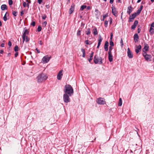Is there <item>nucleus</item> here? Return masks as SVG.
Segmentation results:
<instances>
[{"instance_id": "61", "label": "nucleus", "mask_w": 154, "mask_h": 154, "mask_svg": "<svg viewBox=\"0 0 154 154\" xmlns=\"http://www.w3.org/2000/svg\"><path fill=\"white\" fill-rule=\"evenodd\" d=\"M114 1V0H110L109 3L111 4H112Z\"/></svg>"}, {"instance_id": "13", "label": "nucleus", "mask_w": 154, "mask_h": 154, "mask_svg": "<svg viewBox=\"0 0 154 154\" xmlns=\"http://www.w3.org/2000/svg\"><path fill=\"white\" fill-rule=\"evenodd\" d=\"M136 49H135V51L137 54H138L140 51H141V45H139L138 46H136Z\"/></svg>"}, {"instance_id": "25", "label": "nucleus", "mask_w": 154, "mask_h": 154, "mask_svg": "<svg viewBox=\"0 0 154 154\" xmlns=\"http://www.w3.org/2000/svg\"><path fill=\"white\" fill-rule=\"evenodd\" d=\"M93 33L94 35H96L98 33L97 32V29L96 28H95L94 29Z\"/></svg>"}, {"instance_id": "43", "label": "nucleus", "mask_w": 154, "mask_h": 154, "mask_svg": "<svg viewBox=\"0 0 154 154\" xmlns=\"http://www.w3.org/2000/svg\"><path fill=\"white\" fill-rule=\"evenodd\" d=\"M141 11L140 10V9H138L137 11V12H136L137 13V15H139L140 13L141 12Z\"/></svg>"}, {"instance_id": "9", "label": "nucleus", "mask_w": 154, "mask_h": 154, "mask_svg": "<svg viewBox=\"0 0 154 154\" xmlns=\"http://www.w3.org/2000/svg\"><path fill=\"white\" fill-rule=\"evenodd\" d=\"M75 5L73 3L71 6L70 8L69 9V13L70 14H71L73 12L75 9Z\"/></svg>"}, {"instance_id": "51", "label": "nucleus", "mask_w": 154, "mask_h": 154, "mask_svg": "<svg viewBox=\"0 0 154 154\" xmlns=\"http://www.w3.org/2000/svg\"><path fill=\"white\" fill-rule=\"evenodd\" d=\"M38 43L39 44H40V45H42L43 44V42L41 40L39 41Z\"/></svg>"}, {"instance_id": "20", "label": "nucleus", "mask_w": 154, "mask_h": 154, "mask_svg": "<svg viewBox=\"0 0 154 154\" xmlns=\"http://www.w3.org/2000/svg\"><path fill=\"white\" fill-rule=\"evenodd\" d=\"M1 9L3 10H5L7 9V5H6L4 4L1 5Z\"/></svg>"}, {"instance_id": "63", "label": "nucleus", "mask_w": 154, "mask_h": 154, "mask_svg": "<svg viewBox=\"0 0 154 154\" xmlns=\"http://www.w3.org/2000/svg\"><path fill=\"white\" fill-rule=\"evenodd\" d=\"M4 51L2 50H1L0 51V53L1 54H2L3 53Z\"/></svg>"}, {"instance_id": "2", "label": "nucleus", "mask_w": 154, "mask_h": 154, "mask_svg": "<svg viewBox=\"0 0 154 154\" xmlns=\"http://www.w3.org/2000/svg\"><path fill=\"white\" fill-rule=\"evenodd\" d=\"M48 76L45 74L42 73L39 74L36 77L37 81L38 83H41L45 81Z\"/></svg>"}, {"instance_id": "50", "label": "nucleus", "mask_w": 154, "mask_h": 154, "mask_svg": "<svg viewBox=\"0 0 154 154\" xmlns=\"http://www.w3.org/2000/svg\"><path fill=\"white\" fill-rule=\"evenodd\" d=\"M93 59V57H91L90 56V57L89 59L88 60V61H89L90 62H91V60Z\"/></svg>"}, {"instance_id": "45", "label": "nucleus", "mask_w": 154, "mask_h": 154, "mask_svg": "<svg viewBox=\"0 0 154 154\" xmlns=\"http://www.w3.org/2000/svg\"><path fill=\"white\" fill-rule=\"evenodd\" d=\"M120 42L121 44L122 47L123 45V40H122V38L121 39Z\"/></svg>"}, {"instance_id": "46", "label": "nucleus", "mask_w": 154, "mask_h": 154, "mask_svg": "<svg viewBox=\"0 0 154 154\" xmlns=\"http://www.w3.org/2000/svg\"><path fill=\"white\" fill-rule=\"evenodd\" d=\"M89 41L88 40H87L85 41V43L87 45H89L90 44L89 42Z\"/></svg>"}, {"instance_id": "39", "label": "nucleus", "mask_w": 154, "mask_h": 154, "mask_svg": "<svg viewBox=\"0 0 154 154\" xmlns=\"http://www.w3.org/2000/svg\"><path fill=\"white\" fill-rule=\"evenodd\" d=\"M22 39H23V43H24V41H25L26 36H24V35H22Z\"/></svg>"}, {"instance_id": "24", "label": "nucleus", "mask_w": 154, "mask_h": 154, "mask_svg": "<svg viewBox=\"0 0 154 154\" xmlns=\"http://www.w3.org/2000/svg\"><path fill=\"white\" fill-rule=\"evenodd\" d=\"M85 33L87 35H89L91 33L90 29V28H88L87 29V30L85 31Z\"/></svg>"}, {"instance_id": "28", "label": "nucleus", "mask_w": 154, "mask_h": 154, "mask_svg": "<svg viewBox=\"0 0 154 154\" xmlns=\"http://www.w3.org/2000/svg\"><path fill=\"white\" fill-rule=\"evenodd\" d=\"M8 13L6 12L3 17V20L5 21H6L7 20V15Z\"/></svg>"}, {"instance_id": "53", "label": "nucleus", "mask_w": 154, "mask_h": 154, "mask_svg": "<svg viewBox=\"0 0 154 154\" xmlns=\"http://www.w3.org/2000/svg\"><path fill=\"white\" fill-rule=\"evenodd\" d=\"M18 55V52H16L15 54V57H17V56Z\"/></svg>"}, {"instance_id": "32", "label": "nucleus", "mask_w": 154, "mask_h": 154, "mask_svg": "<svg viewBox=\"0 0 154 154\" xmlns=\"http://www.w3.org/2000/svg\"><path fill=\"white\" fill-rule=\"evenodd\" d=\"M30 39L27 36H26L25 42H28L29 41Z\"/></svg>"}, {"instance_id": "21", "label": "nucleus", "mask_w": 154, "mask_h": 154, "mask_svg": "<svg viewBox=\"0 0 154 154\" xmlns=\"http://www.w3.org/2000/svg\"><path fill=\"white\" fill-rule=\"evenodd\" d=\"M144 57L146 60L148 61L150 59L151 56L150 55L147 54L146 56H145Z\"/></svg>"}, {"instance_id": "3", "label": "nucleus", "mask_w": 154, "mask_h": 154, "mask_svg": "<svg viewBox=\"0 0 154 154\" xmlns=\"http://www.w3.org/2000/svg\"><path fill=\"white\" fill-rule=\"evenodd\" d=\"M102 59L101 57L98 58L97 55H96L94 57V61L95 64H97L98 63L99 64H101L102 63Z\"/></svg>"}, {"instance_id": "37", "label": "nucleus", "mask_w": 154, "mask_h": 154, "mask_svg": "<svg viewBox=\"0 0 154 154\" xmlns=\"http://www.w3.org/2000/svg\"><path fill=\"white\" fill-rule=\"evenodd\" d=\"M8 3L10 5H12L13 4V1L12 0H9Z\"/></svg>"}, {"instance_id": "41", "label": "nucleus", "mask_w": 154, "mask_h": 154, "mask_svg": "<svg viewBox=\"0 0 154 154\" xmlns=\"http://www.w3.org/2000/svg\"><path fill=\"white\" fill-rule=\"evenodd\" d=\"M108 23V21L107 20H105L104 22V25L105 27H107Z\"/></svg>"}, {"instance_id": "23", "label": "nucleus", "mask_w": 154, "mask_h": 154, "mask_svg": "<svg viewBox=\"0 0 154 154\" xmlns=\"http://www.w3.org/2000/svg\"><path fill=\"white\" fill-rule=\"evenodd\" d=\"M81 51L83 53L82 57H85V50L83 48H81Z\"/></svg>"}, {"instance_id": "8", "label": "nucleus", "mask_w": 154, "mask_h": 154, "mask_svg": "<svg viewBox=\"0 0 154 154\" xmlns=\"http://www.w3.org/2000/svg\"><path fill=\"white\" fill-rule=\"evenodd\" d=\"M137 16V13H134L133 14H132L131 15H130L129 18V21L130 22H132L134 18L136 17Z\"/></svg>"}, {"instance_id": "57", "label": "nucleus", "mask_w": 154, "mask_h": 154, "mask_svg": "<svg viewBox=\"0 0 154 154\" xmlns=\"http://www.w3.org/2000/svg\"><path fill=\"white\" fill-rule=\"evenodd\" d=\"M24 14V13H23V11H21V12H20V15L21 16H22Z\"/></svg>"}, {"instance_id": "59", "label": "nucleus", "mask_w": 154, "mask_h": 154, "mask_svg": "<svg viewBox=\"0 0 154 154\" xmlns=\"http://www.w3.org/2000/svg\"><path fill=\"white\" fill-rule=\"evenodd\" d=\"M143 8V6L142 5H141L140 8L139 9L141 11Z\"/></svg>"}, {"instance_id": "48", "label": "nucleus", "mask_w": 154, "mask_h": 154, "mask_svg": "<svg viewBox=\"0 0 154 154\" xmlns=\"http://www.w3.org/2000/svg\"><path fill=\"white\" fill-rule=\"evenodd\" d=\"M8 45L10 48L11 46V42L10 41H9L8 42Z\"/></svg>"}, {"instance_id": "54", "label": "nucleus", "mask_w": 154, "mask_h": 154, "mask_svg": "<svg viewBox=\"0 0 154 154\" xmlns=\"http://www.w3.org/2000/svg\"><path fill=\"white\" fill-rule=\"evenodd\" d=\"M140 31H141V29H140V28H138V29H137V32L138 33H139L140 32Z\"/></svg>"}, {"instance_id": "4", "label": "nucleus", "mask_w": 154, "mask_h": 154, "mask_svg": "<svg viewBox=\"0 0 154 154\" xmlns=\"http://www.w3.org/2000/svg\"><path fill=\"white\" fill-rule=\"evenodd\" d=\"M69 96L66 93H64L63 95V101L65 103H68L70 102V99L69 97Z\"/></svg>"}, {"instance_id": "38", "label": "nucleus", "mask_w": 154, "mask_h": 154, "mask_svg": "<svg viewBox=\"0 0 154 154\" xmlns=\"http://www.w3.org/2000/svg\"><path fill=\"white\" fill-rule=\"evenodd\" d=\"M47 22L46 21L42 23V26L45 27L47 25Z\"/></svg>"}, {"instance_id": "27", "label": "nucleus", "mask_w": 154, "mask_h": 154, "mask_svg": "<svg viewBox=\"0 0 154 154\" xmlns=\"http://www.w3.org/2000/svg\"><path fill=\"white\" fill-rule=\"evenodd\" d=\"M122 101L121 98H120L119 100L118 105L119 106H121L122 105Z\"/></svg>"}, {"instance_id": "44", "label": "nucleus", "mask_w": 154, "mask_h": 154, "mask_svg": "<svg viewBox=\"0 0 154 154\" xmlns=\"http://www.w3.org/2000/svg\"><path fill=\"white\" fill-rule=\"evenodd\" d=\"M35 23L34 21H33L32 22V23H31V25H32V26H34L35 25Z\"/></svg>"}, {"instance_id": "56", "label": "nucleus", "mask_w": 154, "mask_h": 154, "mask_svg": "<svg viewBox=\"0 0 154 154\" xmlns=\"http://www.w3.org/2000/svg\"><path fill=\"white\" fill-rule=\"evenodd\" d=\"M151 27H154V23H152L151 24Z\"/></svg>"}, {"instance_id": "55", "label": "nucleus", "mask_w": 154, "mask_h": 154, "mask_svg": "<svg viewBox=\"0 0 154 154\" xmlns=\"http://www.w3.org/2000/svg\"><path fill=\"white\" fill-rule=\"evenodd\" d=\"M42 0H38V3L39 4H41L42 2Z\"/></svg>"}, {"instance_id": "16", "label": "nucleus", "mask_w": 154, "mask_h": 154, "mask_svg": "<svg viewBox=\"0 0 154 154\" xmlns=\"http://www.w3.org/2000/svg\"><path fill=\"white\" fill-rule=\"evenodd\" d=\"M109 46V43L107 41H106L104 45V48L106 51L108 50V47Z\"/></svg>"}, {"instance_id": "12", "label": "nucleus", "mask_w": 154, "mask_h": 154, "mask_svg": "<svg viewBox=\"0 0 154 154\" xmlns=\"http://www.w3.org/2000/svg\"><path fill=\"white\" fill-rule=\"evenodd\" d=\"M112 13L113 14L115 17L117 16V12L116 10V8L114 7H112Z\"/></svg>"}, {"instance_id": "30", "label": "nucleus", "mask_w": 154, "mask_h": 154, "mask_svg": "<svg viewBox=\"0 0 154 154\" xmlns=\"http://www.w3.org/2000/svg\"><path fill=\"white\" fill-rule=\"evenodd\" d=\"M86 7H87V6L86 5H82L81 7L80 10L81 11H82Z\"/></svg>"}, {"instance_id": "33", "label": "nucleus", "mask_w": 154, "mask_h": 154, "mask_svg": "<svg viewBox=\"0 0 154 154\" xmlns=\"http://www.w3.org/2000/svg\"><path fill=\"white\" fill-rule=\"evenodd\" d=\"M42 28L41 26H39L38 27L37 30L38 32H39L41 31Z\"/></svg>"}, {"instance_id": "17", "label": "nucleus", "mask_w": 154, "mask_h": 154, "mask_svg": "<svg viewBox=\"0 0 154 154\" xmlns=\"http://www.w3.org/2000/svg\"><path fill=\"white\" fill-rule=\"evenodd\" d=\"M108 54V59L110 62H111L113 61L112 56V53H109Z\"/></svg>"}, {"instance_id": "5", "label": "nucleus", "mask_w": 154, "mask_h": 154, "mask_svg": "<svg viewBox=\"0 0 154 154\" xmlns=\"http://www.w3.org/2000/svg\"><path fill=\"white\" fill-rule=\"evenodd\" d=\"M97 103L99 104L103 105L106 104V101L104 98L99 97L97 100Z\"/></svg>"}, {"instance_id": "31", "label": "nucleus", "mask_w": 154, "mask_h": 154, "mask_svg": "<svg viewBox=\"0 0 154 154\" xmlns=\"http://www.w3.org/2000/svg\"><path fill=\"white\" fill-rule=\"evenodd\" d=\"M17 12L16 11H13L12 12V14L15 17H16L17 16Z\"/></svg>"}, {"instance_id": "40", "label": "nucleus", "mask_w": 154, "mask_h": 154, "mask_svg": "<svg viewBox=\"0 0 154 154\" xmlns=\"http://www.w3.org/2000/svg\"><path fill=\"white\" fill-rule=\"evenodd\" d=\"M81 30H79L78 32H77V35L78 36L80 35H81Z\"/></svg>"}, {"instance_id": "42", "label": "nucleus", "mask_w": 154, "mask_h": 154, "mask_svg": "<svg viewBox=\"0 0 154 154\" xmlns=\"http://www.w3.org/2000/svg\"><path fill=\"white\" fill-rule=\"evenodd\" d=\"M42 18L43 19H45L46 18V14H44L42 15Z\"/></svg>"}, {"instance_id": "35", "label": "nucleus", "mask_w": 154, "mask_h": 154, "mask_svg": "<svg viewBox=\"0 0 154 154\" xmlns=\"http://www.w3.org/2000/svg\"><path fill=\"white\" fill-rule=\"evenodd\" d=\"M95 14L96 15H97L99 14V12L98 10L97 9H95Z\"/></svg>"}, {"instance_id": "15", "label": "nucleus", "mask_w": 154, "mask_h": 154, "mask_svg": "<svg viewBox=\"0 0 154 154\" xmlns=\"http://www.w3.org/2000/svg\"><path fill=\"white\" fill-rule=\"evenodd\" d=\"M138 22L137 20H135L134 23L131 27V29H134L136 26L138 24Z\"/></svg>"}, {"instance_id": "34", "label": "nucleus", "mask_w": 154, "mask_h": 154, "mask_svg": "<svg viewBox=\"0 0 154 154\" xmlns=\"http://www.w3.org/2000/svg\"><path fill=\"white\" fill-rule=\"evenodd\" d=\"M112 46H109V51L108 52V53H112L111 51L112 49Z\"/></svg>"}, {"instance_id": "64", "label": "nucleus", "mask_w": 154, "mask_h": 154, "mask_svg": "<svg viewBox=\"0 0 154 154\" xmlns=\"http://www.w3.org/2000/svg\"><path fill=\"white\" fill-rule=\"evenodd\" d=\"M90 7L89 6H88L87 7V9L88 10H90Z\"/></svg>"}, {"instance_id": "7", "label": "nucleus", "mask_w": 154, "mask_h": 154, "mask_svg": "<svg viewBox=\"0 0 154 154\" xmlns=\"http://www.w3.org/2000/svg\"><path fill=\"white\" fill-rule=\"evenodd\" d=\"M63 70H61L58 73L57 76V78L58 80H61V78H62V76L63 75Z\"/></svg>"}, {"instance_id": "19", "label": "nucleus", "mask_w": 154, "mask_h": 154, "mask_svg": "<svg viewBox=\"0 0 154 154\" xmlns=\"http://www.w3.org/2000/svg\"><path fill=\"white\" fill-rule=\"evenodd\" d=\"M29 33V31L28 29H24L23 31V33L22 35H24V36H27L26 35H28Z\"/></svg>"}, {"instance_id": "52", "label": "nucleus", "mask_w": 154, "mask_h": 154, "mask_svg": "<svg viewBox=\"0 0 154 154\" xmlns=\"http://www.w3.org/2000/svg\"><path fill=\"white\" fill-rule=\"evenodd\" d=\"M147 55V54H146V52H144L143 54V55L144 57L145 56H146Z\"/></svg>"}, {"instance_id": "10", "label": "nucleus", "mask_w": 154, "mask_h": 154, "mask_svg": "<svg viewBox=\"0 0 154 154\" xmlns=\"http://www.w3.org/2000/svg\"><path fill=\"white\" fill-rule=\"evenodd\" d=\"M128 56L130 58H132L133 57V54L132 53L131 51L129 48L127 49Z\"/></svg>"}, {"instance_id": "47", "label": "nucleus", "mask_w": 154, "mask_h": 154, "mask_svg": "<svg viewBox=\"0 0 154 154\" xmlns=\"http://www.w3.org/2000/svg\"><path fill=\"white\" fill-rule=\"evenodd\" d=\"M27 4L26 3V2H24L23 3V5L24 7H26V6Z\"/></svg>"}, {"instance_id": "36", "label": "nucleus", "mask_w": 154, "mask_h": 154, "mask_svg": "<svg viewBox=\"0 0 154 154\" xmlns=\"http://www.w3.org/2000/svg\"><path fill=\"white\" fill-rule=\"evenodd\" d=\"M109 45H110V46H113L114 45V44L113 42H112V41H111L109 42Z\"/></svg>"}, {"instance_id": "60", "label": "nucleus", "mask_w": 154, "mask_h": 154, "mask_svg": "<svg viewBox=\"0 0 154 154\" xmlns=\"http://www.w3.org/2000/svg\"><path fill=\"white\" fill-rule=\"evenodd\" d=\"M5 44L4 43H2L1 45V46L2 47H4Z\"/></svg>"}, {"instance_id": "22", "label": "nucleus", "mask_w": 154, "mask_h": 154, "mask_svg": "<svg viewBox=\"0 0 154 154\" xmlns=\"http://www.w3.org/2000/svg\"><path fill=\"white\" fill-rule=\"evenodd\" d=\"M148 49L149 46L148 45H146L145 46L143 49V51L144 52V50H145L146 51H147L148 50Z\"/></svg>"}, {"instance_id": "62", "label": "nucleus", "mask_w": 154, "mask_h": 154, "mask_svg": "<svg viewBox=\"0 0 154 154\" xmlns=\"http://www.w3.org/2000/svg\"><path fill=\"white\" fill-rule=\"evenodd\" d=\"M93 54H94V52H92V53H91V54L90 56L93 57Z\"/></svg>"}, {"instance_id": "49", "label": "nucleus", "mask_w": 154, "mask_h": 154, "mask_svg": "<svg viewBox=\"0 0 154 154\" xmlns=\"http://www.w3.org/2000/svg\"><path fill=\"white\" fill-rule=\"evenodd\" d=\"M26 2H27V4H30L31 3V1H30V0H26Z\"/></svg>"}, {"instance_id": "29", "label": "nucleus", "mask_w": 154, "mask_h": 154, "mask_svg": "<svg viewBox=\"0 0 154 154\" xmlns=\"http://www.w3.org/2000/svg\"><path fill=\"white\" fill-rule=\"evenodd\" d=\"M19 47L18 46L16 45L14 48V51L15 52H17L18 51Z\"/></svg>"}, {"instance_id": "14", "label": "nucleus", "mask_w": 154, "mask_h": 154, "mask_svg": "<svg viewBox=\"0 0 154 154\" xmlns=\"http://www.w3.org/2000/svg\"><path fill=\"white\" fill-rule=\"evenodd\" d=\"M133 11V8L131 6H128V7L127 13L129 15H130L131 13Z\"/></svg>"}, {"instance_id": "11", "label": "nucleus", "mask_w": 154, "mask_h": 154, "mask_svg": "<svg viewBox=\"0 0 154 154\" xmlns=\"http://www.w3.org/2000/svg\"><path fill=\"white\" fill-rule=\"evenodd\" d=\"M103 39L101 37V35H99V39L98 40V45L97 47V48H99V46L100 45Z\"/></svg>"}, {"instance_id": "58", "label": "nucleus", "mask_w": 154, "mask_h": 154, "mask_svg": "<svg viewBox=\"0 0 154 154\" xmlns=\"http://www.w3.org/2000/svg\"><path fill=\"white\" fill-rule=\"evenodd\" d=\"M36 50L37 51L38 53H40V51L37 48H36Z\"/></svg>"}, {"instance_id": "26", "label": "nucleus", "mask_w": 154, "mask_h": 154, "mask_svg": "<svg viewBox=\"0 0 154 154\" xmlns=\"http://www.w3.org/2000/svg\"><path fill=\"white\" fill-rule=\"evenodd\" d=\"M149 32L151 34H152L154 33V29L152 27H150Z\"/></svg>"}, {"instance_id": "18", "label": "nucleus", "mask_w": 154, "mask_h": 154, "mask_svg": "<svg viewBox=\"0 0 154 154\" xmlns=\"http://www.w3.org/2000/svg\"><path fill=\"white\" fill-rule=\"evenodd\" d=\"M134 39L135 42H137L138 41L139 37L138 34L137 33H135L134 35Z\"/></svg>"}, {"instance_id": "6", "label": "nucleus", "mask_w": 154, "mask_h": 154, "mask_svg": "<svg viewBox=\"0 0 154 154\" xmlns=\"http://www.w3.org/2000/svg\"><path fill=\"white\" fill-rule=\"evenodd\" d=\"M50 59V57L48 56H44L42 59V63H48Z\"/></svg>"}, {"instance_id": "1", "label": "nucleus", "mask_w": 154, "mask_h": 154, "mask_svg": "<svg viewBox=\"0 0 154 154\" xmlns=\"http://www.w3.org/2000/svg\"><path fill=\"white\" fill-rule=\"evenodd\" d=\"M65 93L71 96L73 93V90L72 87L69 85H66L64 87L63 90Z\"/></svg>"}]
</instances>
